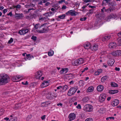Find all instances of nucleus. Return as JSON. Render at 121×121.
Wrapping results in <instances>:
<instances>
[{
  "label": "nucleus",
  "mask_w": 121,
  "mask_h": 121,
  "mask_svg": "<svg viewBox=\"0 0 121 121\" xmlns=\"http://www.w3.org/2000/svg\"><path fill=\"white\" fill-rule=\"evenodd\" d=\"M9 81V77L7 74L1 73L0 74V86L5 85Z\"/></svg>",
  "instance_id": "nucleus-1"
},
{
  "label": "nucleus",
  "mask_w": 121,
  "mask_h": 121,
  "mask_svg": "<svg viewBox=\"0 0 121 121\" xmlns=\"http://www.w3.org/2000/svg\"><path fill=\"white\" fill-rule=\"evenodd\" d=\"M47 24V23H46L41 25L39 27V30H37V32L41 33L47 32L48 30V27L46 26Z\"/></svg>",
  "instance_id": "nucleus-2"
},
{
  "label": "nucleus",
  "mask_w": 121,
  "mask_h": 121,
  "mask_svg": "<svg viewBox=\"0 0 121 121\" xmlns=\"http://www.w3.org/2000/svg\"><path fill=\"white\" fill-rule=\"evenodd\" d=\"M84 60L82 58H80L79 59L72 62L73 65L74 66L82 64L84 62Z\"/></svg>",
  "instance_id": "nucleus-3"
},
{
  "label": "nucleus",
  "mask_w": 121,
  "mask_h": 121,
  "mask_svg": "<svg viewBox=\"0 0 121 121\" xmlns=\"http://www.w3.org/2000/svg\"><path fill=\"white\" fill-rule=\"evenodd\" d=\"M93 109V107L89 104H86L83 107V110L86 112H91L92 110Z\"/></svg>",
  "instance_id": "nucleus-4"
},
{
  "label": "nucleus",
  "mask_w": 121,
  "mask_h": 121,
  "mask_svg": "<svg viewBox=\"0 0 121 121\" xmlns=\"http://www.w3.org/2000/svg\"><path fill=\"white\" fill-rule=\"evenodd\" d=\"M77 91L76 89L73 87L70 89L68 91L67 95L69 96H71L73 95Z\"/></svg>",
  "instance_id": "nucleus-5"
},
{
  "label": "nucleus",
  "mask_w": 121,
  "mask_h": 121,
  "mask_svg": "<svg viewBox=\"0 0 121 121\" xmlns=\"http://www.w3.org/2000/svg\"><path fill=\"white\" fill-rule=\"evenodd\" d=\"M68 86L67 85L64 86H59L57 87L58 90H60V92H62L66 91L68 89Z\"/></svg>",
  "instance_id": "nucleus-6"
},
{
  "label": "nucleus",
  "mask_w": 121,
  "mask_h": 121,
  "mask_svg": "<svg viewBox=\"0 0 121 121\" xmlns=\"http://www.w3.org/2000/svg\"><path fill=\"white\" fill-rule=\"evenodd\" d=\"M106 95L105 94H101L99 96V100L100 102H102L104 101L106 98Z\"/></svg>",
  "instance_id": "nucleus-7"
},
{
  "label": "nucleus",
  "mask_w": 121,
  "mask_h": 121,
  "mask_svg": "<svg viewBox=\"0 0 121 121\" xmlns=\"http://www.w3.org/2000/svg\"><path fill=\"white\" fill-rule=\"evenodd\" d=\"M42 71H38L35 74V78L36 79L39 78L42 75Z\"/></svg>",
  "instance_id": "nucleus-8"
},
{
  "label": "nucleus",
  "mask_w": 121,
  "mask_h": 121,
  "mask_svg": "<svg viewBox=\"0 0 121 121\" xmlns=\"http://www.w3.org/2000/svg\"><path fill=\"white\" fill-rule=\"evenodd\" d=\"M76 12L74 10H71L69 11L68 12L66 13V14L67 15H70L72 16H75L76 15Z\"/></svg>",
  "instance_id": "nucleus-9"
},
{
  "label": "nucleus",
  "mask_w": 121,
  "mask_h": 121,
  "mask_svg": "<svg viewBox=\"0 0 121 121\" xmlns=\"http://www.w3.org/2000/svg\"><path fill=\"white\" fill-rule=\"evenodd\" d=\"M29 30L27 29H22L18 32V33L21 35H23L28 32Z\"/></svg>",
  "instance_id": "nucleus-10"
},
{
  "label": "nucleus",
  "mask_w": 121,
  "mask_h": 121,
  "mask_svg": "<svg viewBox=\"0 0 121 121\" xmlns=\"http://www.w3.org/2000/svg\"><path fill=\"white\" fill-rule=\"evenodd\" d=\"M76 117V115L74 113H71L69 115L68 118L70 120H73L75 119Z\"/></svg>",
  "instance_id": "nucleus-11"
},
{
  "label": "nucleus",
  "mask_w": 121,
  "mask_h": 121,
  "mask_svg": "<svg viewBox=\"0 0 121 121\" xmlns=\"http://www.w3.org/2000/svg\"><path fill=\"white\" fill-rule=\"evenodd\" d=\"M115 62V60L113 59L110 58L108 61L107 64L109 66H112L114 64Z\"/></svg>",
  "instance_id": "nucleus-12"
},
{
  "label": "nucleus",
  "mask_w": 121,
  "mask_h": 121,
  "mask_svg": "<svg viewBox=\"0 0 121 121\" xmlns=\"http://www.w3.org/2000/svg\"><path fill=\"white\" fill-rule=\"evenodd\" d=\"M84 47L86 49H88L90 48L91 44L89 42H86L83 45Z\"/></svg>",
  "instance_id": "nucleus-13"
},
{
  "label": "nucleus",
  "mask_w": 121,
  "mask_h": 121,
  "mask_svg": "<svg viewBox=\"0 0 121 121\" xmlns=\"http://www.w3.org/2000/svg\"><path fill=\"white\" fill-rule=\"evenodd\" d=\"M23 17V16L22 14H17L15 13V17L16 19H21Z\"/></svg>",
  "instance_id": "nucleus-14"
},
{
  "label": "nucleus",
  "mask_w": 121,
  "mask_h": 121,
  "mask_svg": "<svg viewBox=\"0 0 121 121\" xmlns=\"http://www.w3.org/2000/svg\"><path fill=\"white\" fill-rule=\"evenodd\" d=\"M119 103V100L117 99H115L111 102V104L113 106L117 105Z\"/></svg>",
  "instance_id": "nucleus-15"
},
{
  "label": "nucleus",
  "mask_w": 121,
  "mask_h": 121,
  "mask_svg": "<svg viewBox=\"0 0 121 121\" xmlns=\"http://www.w3.org/2000/svg\"><path fill=\"white\" fill-rule=\"evenodd\" d=\"M49 85L48 82L47 81H44L41 85V86L42 88L46 87Z\"/></svg>",
  "instance_id": "nucleus-16"
},
{
  "label": "nucleus",
  "mask_w": 121,
  "mask_h": 121,
  "mask_svg": "<svg viewBox=\"0 0 121 121\" xmlns=\"http://www.w3.org/2000/svg\"><path fill=\"white\" fill-rule=\"evenodd\" d=\"M115 9V8H113V7H111V6H109V8L107 9H106V10H105V12L110 13L112 11L114 10Z\"/></svg>",
  "instance_id": "nucleus-17"
},
{
  "label": "nucleus",
  "mask_w": 121,
  "mask_h": 121,
  "mask_svg": "<svg viewBox=\"0 0 121 121\" xmlns=\"http://www.w3.org/2000/svg\"><path fill=\"white\" fill-rule=\"evenodd\" d=\"M104 89V87L103 85H98L97 87V90L99 92L102 91Z\"/></svg>",
  "instance_id": "nucleus-18"
},
{
  "label": "nucleus",
  "mask_w": 121,
  "mask_h": 121,
  "mask_svg": "<svg viewBox=\"0 0 121 121\" xmlns=\"http://www.w3.org/2000/svg\"><path fill=\"white\" fill-rule=\"evenodd\" d=\"M109 46L110 48H114L116 47L117 45L115 43L111 42L109 43Z\"/></svg>",
  "instance_id": "nucleus-19"
},
{
  "label": "nucleus",
  "mask_w": 121,
  "mask_h": 121,
  "mask_svg": "<svg viewBox=\"0 0 121 121\" xmlns=\"http://www.w3.org/2000/svg\"><path fill=\"white\" fill-rule=\"evenodd\" d=\"M98 48V46L96 44L94 45L92 47H91L90 48L91 50L93 51H96Z\"/></svg>",
  "instance_id": "nucleus-20"
},
{
  "label": "nucleus",
  "mask_w": 121,
  "mask_h": 121,
  "mask_svg": "<svg viewBox=\"0 0 121 121\" xmlns=\"http://www.w3.org/2000/svg\"><path fill=\"white\" fill-rule=\"evenodd\" d=\"M46 97L47 99H53L52 94L50 92H48L47 93Z\"/></svg>",
  "instance_id": "nucleus-21"
},
{
  "label": "nucleus",
  "mask_w": 121,
  "mask_h": 121,
  "mask_svg": "<svg viewBox=\"0 0 121 121\" xmlns=\"http://www.w3.org/2000/svg\"><path fill=\"white\" fill-rule=\"evenodd\" d=\"M68 71V68H66L61 70L60 71V73L61 74H64L67 72Z\"/></svg>",
  "instance_id": "nucleus-22"
},
{
  "label": "nucleus",
  "mask_w": 121,
  "mask_h": 121,
  "mask_svg": "<svg viewBox=\"0 0 121 121\" xmlns=\"http://www.w3.org/2000/svg\"><path fill=\"white\" fill-rule=\"evenodd\" d=\"M111 37L110 36H106L103 38L102 41H107Z\"/></svg>",
  "instance_id": "nucleus-23"
},
{
  "label": "nucleus",
  "mask_w": 121,
  "mask_h": 121,
  "mask_svg": "<svg viewBox=\"0 0 121 121\" xmlns=\"http://www.w3.org/2000/svg\"><path fill=\"white\" fill-rule=\"evenodd\" d=\"M118 92V90H110L109 91L108 93L110 94H113L117 93Z\"/></svg>",
  "instance_id": "nucleus-24"
},
{
  "label": "nucleus",
  "mask_w": 121,
  "mask_h": 121,
  "mask_svg": "<svg viewBox=\"0 0 121 121\" xmlns=\"http://www.w3.org/2000/svg\"><path fill=\"white\" fill-rule=\"evenodd\" d=\"M109 5H110L109 6H111V7H113V8H115L114 6H116L117 4L115 1H113L112 2H109L108 3Z\"/></svg>",
  "instance_id": "nucleus-25"
},
{
  "label": "nucleus",
  "mask_w": 121,
  "mask_h": 121,
  "mask_svg": "<svg viewBox=\"0 0 121 121\" xmlns=\"http://www.w3.org/2000/svg\"><path fill=\"white\" fill-rule=\"evenodd\" d=\"M50 104L48 102H45L41 104V106L44 107H47L48 105Z\"/></svg>",
  "instance_id": "nucleus-26"
},
{
  "label": "nucleus",
  "mask_w": 121,
  "mask_h": 121,
  "mask_svg": "<svg viewBox=\"0 0 121 121\" xmlns=\"http://www.w3.org/2000/svg\"><path fill=\"white\" fill-rule=\"evenodd\" d=\"M102 71L103 70L102 69H98L95 73L94 74L95 75H99L102 72Z\"/></svg>",
  "instance_id": "nucleus-27"
},
{
  "label": "nucleus",
  "mask_w": 121,
  "mask_h": 121,
  "mask_svg": "<svg viewBox=\"0 0 121 121\" xmlns=\"http://www.w3.org/2000/svg\"><path fill=\"white\" fill-rule=\"evenodd\" d=\"M18 78H17V76H13L12 77V80L14 82H17L19 81Z\"/></svg>",
  "instance_id": "nucleus-28"
},
{
  "label": "nucleus",
  "mask_w": 121,
  "mask_h": 121,
  "mask_svg": "<svg viewBox=\"0 0 121 121\" xmlns=\"http://www.w3.org/2000/svg\"><path fill=\"white\" fill-rule=\"evenodd\" d=\"M108 17V19L114 18L116 17V16L113 14L111 13L109 15Z\"/></svg>",
  "instance_id": "nucleus-29"
},
{
  "label": "nucleus",
  "mask_w": 121,
  "mask_h": 121,
  "mask_svg": "<svg viewBox=\"0 0 121 121\" xmlns=\"http://www.w3.org/2000/svg\"><path fill=\"white\" fill-rule=\"evenodd\" d=\"M107 78V77L105 76L101 78V81L102 82H105Z\"/></svg>",
  "instance_id": "nucleus-30"
},
{
  "label": "nucleus",
  "mask_w": 121,
  "mask_h": 121,
  "mask_svg": "<svg viewBox=\"0 0 121 121\" xmlns=\"http://www.w3.org/2000/svg\"><path fill=\"white\" fill-rule=\"evenodd\" d=\"M48 54L49 56H52L54 54V52L53 50H50V51L48 52Z\"/></svg>",
  "instance_id": "nucleus-31"
},
{
  "label": "nucleus",
  "mask_w": 121,
  "mask_h": 121,
  "mask_svg": "<svg viewBox=\"0 0 121 121\" xmlns=\"http://www.w3.org/2000/svg\"><path fill=\"white\" fill-rule=\"evenodd\" d=\"M93 86H91L89 87L87 90L88 92H92L93 91Z\"/></svg>",
  "instance_id": "nucleus-32"
},
{
  "label": "nucleus",
  "mask_w": 121,
  "mask_h": 121,
  "mask_svg": "<svg viewBox=\"0 0 121 121\" xmlns=\"http://www.w3.org/2000/svg\"><path fill=\"white\" fill-rule=\"evenodd\" d=\"M65 17V14H63L59 16H58V18L61 19H64Z\"/></svg>",
  "instance_id": "nucleus-33"
},
{
  "label": "nucleus",
  "mask_w": 121,
  "mask_h": 121,
  "mask_svg": "<svg viewBox=\"0 0 121 121\" xmlns=\"http://www.w3.org/2000/svg\"><path fill=\"white\" fill-rule=\"evenodd\" d=\"M111 86L113 87H118V86L117 84L114 82H111Z\"/></svg>",
  "instance_id": "nucleus-34"
},
{
  "label": "nucleus",
  "mask_w": 121,
  "mask_h": 121,
  "mask_svg": "<svg viewBox=\"0 0 121 121\" xmlns=\"http://www.w3.org/2000/svg\"><path fill=\"white\" fill-rule=\"evenodd\" d=\"M94 9H91L89 10V11L86 14L88 15L89 14V15L90 14L93 13L94 10Z\"/></svg>",
  "instance_id": "nucleus-35"
},
{
  "label": "nucleus",
  "mask_w": 121,
  "mask_h": 121,
  "mask_svg": "<svg viewBox=\"0 0 121 121\" xmlns=\"http://www.w3.org/2000/svg\"><path fill=\"white\" fill-rule=\"evenodd\" d=\"M110 0H104L102 2V4L103 5H106V4L105 2V1H106V3L108 4L109 3V2H110Z\"/></svg>",
  "instance_id": "nucleus-36"
},
{
  "label": "nucleus",
  "mask_w": 121,
  "mask_h": 121,
  "mask_svg": "<svg viewBox=\"0 0 121 121\" xmlns=\"http://www.w3.org/2000/svg\"><path fill=\"white\" fill-rule=\"evenodd\" d=\"M116 51L117 56H121V51L119 50Z\"/></svg>",
  "instance_id": "nucleus-37"
},
{
  "label": "nucleus",
  "mask_w": 121,
  "mask_h": 121,
  "mask_svg": "<svg viewBox=\"0 0 121 121\" xmlns=\"http://www.w3.org/2000/svg\"><path fill=\"white\" fill-rule=\"evenodd\" d=\"M79 85L80 86H83L84 85L83 81L82 80H80L79 82Z\"/></svg>",
  "instance_id": "nucleus-38"
},
{
  "label": "nucleus",
  "mask_w": 121,
  "mask_h": 121,
  "mask_svg": "<svg viewBox=\"0 0 121 121\" xmlns=\"http://www.w3.org/2000/svg\"><path fill=\"white\" fill-rule=\"evenodd\" d=\"M48 18V17H42L41 18H39V19L40 20H41L42 21H44V20H47Z\"/></svg>",
  "instance_id": "nucleus-39"
},
{
  "label": "nucleus",
  "mask_w": 121,
  "mask_h": 121,
  "mask_svg": "<svg viewBox=\"0 0 121 121\" xmlns=\"http://www.w3.org/2000/svg\"><path fill=\"white\" fill-rule=\"evenodd\" d=\"M40 25L39 24H36L34 28L35 29H37L39 28V27L40 26Z\"/></svg>",
  "instance_id": "nucleus-40"
},
{
  "label": "nucleus",
  "mask_w": 121,
  "mask_h": 121,
  "mask_svg": "<svg viewBox=\"0 0 121 121\" xmlns=\"http://www.w3.org/2000/svg\"><path fill=\"white\" fill-rule=\"evenodd\" d=\"M43 15L47 17H48L50 16V15L49 13H44L43 14Z\"/></svg>",
  "instance_id": "nucleus-41"
},
{
  "label": "nucleus",
  "mask_w": 121,
  "mask_h": 121,
  "mask_svg": "<svg viewBox=\"0 0 121 121\" xmlns=\"http://www.w3.org/2000/svg\"><path fill=\"white\" fill-rule=\"evenodd\" d=\"M105 10H106V9L105 7H103L102 9H101V12L103 13H104V12H105Z\"/></svg>",
  "instance_id": "nucleus-42"
},
{
  "label": "nucleus",
  "mask_w": 121,
  "mask_h": 121,
  "mask_svg": "<svg viewBox=\"0 0 121 121\" xmlns=\"http://www.w3.org/2000/svg\"><path fill=\"white\" fill-rule=\"evenodd\" d=\"M92 119L91 118H89L86 119L85 121H93Z\"/></svg>",
  "instance_id": "nucleus-43"
},
{
  "label": "nucleus",
  "mask_w": 121,
  "mask_h": 121,
  "mask_svg": "<svg viewBox=\"0 0 121 121\" xmlns=\"http://www.w3.org/2000/svg\"><path fill=\"white\" fill-rule=\"evenodd\" d=\"M118 44L119 46H121V39H118Z\"/></svg>",
  "instance_id": "nucleus-44"
},
{
  "label": "nucleus",
  "mask_w": 121,
  "mask_h": 121,
  "mask_svg": "<svg viewBox=\"0 0 121 121\" xmlns=\"http://www.w3.org/2000/svg\"><path fill=\"white\" fill-rule=\"evenodd\" d=\"M112 56H117V54L116 53V51H113V52L112 53Z\"/></svg>",
  "instance_id": "nucleus-45"
},
{
  "label": "nucleus",
  "mask_w": 121,
  "mask_h": 121,
  "mask_svg": "<svg viewBox=\"0 0 121 121\" xmlns=\"http://www.w3.org/2000/svg\"><path fill=\"white\" fill-rule=\"evenodd\" d=\"M33 16L32 15H30L27 16V18L29 19H31L33 18Z\"/></svg>",
  "instance_id": "nucleus-46"
},
{
  "label": "nucleus",
  "mask_w": 121,
  "mask_h": 121,
  "mask_svg": "<svg viewBox=\"0 0 121 121\" xmlns=\"http://www.w3.org/2000/svg\"><path fill=\"white\" fill-rule=\"evenodd\" d=\"M13 41V39L12 38H11L9 40L8 43L9 44L11 43Z\"/></svg>",
  "instance_id": "nucleus-47"
},
{
  "label": "nucleus",
  "mask_w": 121,
  "mask_h": 121,
  "mask_svg": "<svg viewBox=\"0 0 121 121\" xmlns=\"http://www.w3.org/2000/svg\"><path fill=\"white\" fill-rule=\"evenodd\" d=\"M37 39V37L36 36L33 35L31 37V39L34 41L36 40Z\"/></svg>",
  "instance_id": "nucleus-48"
},
{
  "label": "nucleus",
  "mask_w": 121,
  "mask_h": 121,
  "mask_svg": "<svg viewBox=\"0 0 121 121\" xmlns=\"http://www.w3.org/2000/svg\"><path fill=\"white\" fill-rule=\"evenodd\" d=\"M26 58L30 60L31 58V57L30 56V55L29 54H26Z\"/></svg>",
  "instance_id": "nucleus-49"
},
{
  "label": "nucleus",
  "mask_w": 121,
  "mask_h": 121,
  "mask_svg": "<svg viewBox=\"0 0 121 121\" xmlns=\"http://www.w3.org/2000/svg\"><path fill=\"white\" fill-rule=\"evenodd\" d=\"M52 97H53V99L54 98L56 97L57 96V94L56 93L52 94Z\"/></svg>",
  "instance_id": "nucleus-50"
},
{
  "label": "nucleus",
  "mask_w": 121,
  "mask_h": 121,
  "mask_svg": "<svg viewBox=\"0 0 121 121\" xmlns=\"http://www.w3.org/2000/svg\"><path fill=\"white\" fill-rule=\"evenodd\" d=\"M86 19V17H84L83 18H80V20L81 21H85Z\"/></svg>",
  "instance_id": "nucleus-51"
},
{
  "label": "nucleus",
  "mask_w": 121,
  "mask_h": 121,
  "mask_svg": "<svg viewBox=\"0 0 121 121\" xmlns=\"http://www.w3.org/2000/svg\"><path fill=\"white\" fill-rule=\"evenodd\" d=\"M21 6L19 5L15 6L14 7V8H16L17 9H20L21 8Z\"/></svg>",
  "instance_id": "nucleus-52"
},
{
  "label": "nucleus",
  "mask_w": 121,
  "mask_h": 121,
  "mask_svg": "<svg viewBox=\"0 0 121 121\" xmlns=\"http://www.w3.org/2000/svg\"><path fill=\"white\" fill-rule=\"evenodd\" d=\"M4 113L3 109H0V116L2 115Z\"/></svg>",
  "instance_id": "nucleus-53"
},
{
  "label": "nucleus",
  "mask_w": 121,
  "mask_h": 121,
  "mask_svg": "<svg viewBox=\"0 0 121 121\" xmlns=\"http://www.w3.org/2000/svg\"><path fill=\"white\" fill-rule=\"evenodd\" d=\"M17 120L16 118H12L10 119L9 121H16Z\"/></svg>",
  "instance_id": "nucleus-54"
},
{
  "label": "nucleus",
  "mask_w": 121,
  "mask_h": 121,
  "mask_svg": "<svg viewBox=\"0 0 121 121\" xmlns=\"http://www.w3.org/2000/svg\"><path fill=\"white\" fill-rule=\"evenodd\" d=\"M88 69V68L87 67H86L83 70H82L81 71V72L82 73H83L85 71L87 70Z\"/></svg>",
  "instance_id": "nucleus-55"
},
{
  "label": "nucleus",
  "mask_w": 121,
  "mask_h": 121,
  "mask_svg": "<svg viewBox=\"0 0 121 121\" xmlns=\"http://www.w3.org/2000/svg\"><path fill=\"white\" fill-rule=\"evenodd\" d=\"M76 108L78 109H80L81 108V106L80 104H78L76 106Z\"/></svg>",
  "instance_id": "nucleus-56"
},
{
  "label": "nucleus",
  "mask_w": 121,
  "mask_h": 121,
  "mask_svg": "<svg viewBox=\"0 0 121 121\" xmlns=\"http://www.w3.org/2000/svg\"><path fill=\"white\" fill-rule=\"evenodd\" d=\"M22 83L23 85H28V83L27 81H26L25 83L23 82H22Z\"/></svg>",
  "instance_id": "nucleus-57"
},
{
  "label": "nucleus",
  "mask_w": 121,
  "mask_h": 121,
  "mask_svg": "<svg viewBox=\"0 0 121 121\" xmlns=\"http://www.w3.org/2000/svg\"><path fill=\"white\" fill-rule=\"evenodd\" d=\"M36 84L35 83H31V86L33 87H34L36 86Z\"/></svg>",
  "instance_id": "nucleus-58"
},
{
  "label": "nucleus",
  "mask_w": 121,
  "mask_h": 121,
  "mask_svg": "<svg viewBox=\"0 0 121 121\" xmlns=\"http://www.w3.org/2000/svg\"><path fill=\"white\" fill-rule=\"evenodd\" d=\"M68 75V76L69 77H71L72 78H73L74 77L73 75L71 73L69 74H67Z\"/></svg>",
  "instance_id": "nucleus-59"
},
{
  "label": "nucleus",
  "mask_w": 121,
  "mask_h": 121,
  "mask_svg": "<svg viewBox=\"0 0 121 121\" xmlns=\"http://www.w3.org/2000/svg\"><path fill=\"white\" fill-rule=\"evenodd\" d=\"M7 15L8 16H10V17H11L13 15L12 12L11 11L9 13L7 14Z\"/></svg>",
  "instance_id": "nucleus-60"
},
{
  "label": "nucleus",
  "mask_w": 121,
  "mask_h": 121,
  "mask_svg": "<svg viewBox=\"0 0 121 121\" xmlns=\"http://www.w3.org/2000/svg\"><path fill=\"white\" fill-rule=\"evenodd\" d=\"M7 11V9H5L3 10V13L4 14H5Z\"/></svg>",
  "instance_id": "nucleus-61"
},
{
  "label": "nucleus",
  "mask_w": 121,
  "mask_h": 121,
  "mask_svg": "<svg viewBox=\"0 0 121 121\" xmlns=\"http://www.w3.org/2000/svg\"><path fill=\"white\" fill-rule=\"evenodd\" d=\"M66 7L65 5H63L61 8L62 9H66Z\"/></svg>",
  "instance_id": "nucleus-62"
},
{
  "label": "nucleus",
  "mask_w": 121,
  "mask_h": 121,
  "mask_svg": "<svg viewBox=\"0 0 121 121\" xmlns=\"http://www.w3.org/2000/svg\"><path fill=\"white\" fill-rule=\"evenodd\" d=\"M115 70L117 71H119L120 70V69L119 68L116 67L115 68Z\"/></svg>",
  "instance_id": "nucleus-63"
},
{
  "label": "nucleus",
  "mask_w": 121,
  "mask_h": 121,
  "mask_svg": "<svg viewBox=\"0 0 121 121\" xmlns=\"http://www.w3.org/2000/svg\"><path fill=\"white\" fill-rule=\"evenodd\" d=\"M46 116L45 115H44L43 116L41 117V118L42 120H44L45 119Z\"/></svg>",
  "instance_id": "nucleus-64"
}]
</instances>
